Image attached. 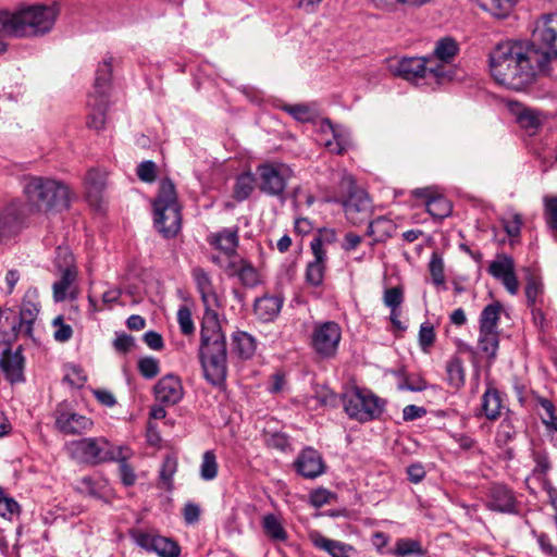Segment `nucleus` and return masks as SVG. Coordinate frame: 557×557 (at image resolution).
<instances>
[{"instance_id": "nucleus-57", "label": "nucleus", "mask_w": 557, "mask_h": 557, "mask_svg": "<svg viewBox=\"0 0 557 557\" xmlns=\"http://www.w3.org/2000/svg\"><path fill=\"white\" fill-rule=\"evenodd\" d=\"M284 110L295 120L302 123L310 122L314 116L313 111L307 104H289L285 106Z\"/></svg>"}, {"instance_id": "nucleus-20", "label": "nucleus", "mask_w": 557, "mask_h": 557, "mask_svg": "<svg viewBox=\"0 0 557 557\" xmlns=\"http://www.w3.org/2000/svg\"><path fill=\"white\" fill-rule=\"evenodd\" d=\"M191 276L196 283L197 290L199 292L205 306L203 315L210 312L216 313L211 309L212 306L216 304V294L214 292L212 280L209 273L205 269L196 267L191 270Z\"/></svg>"}, {"instance_id": "nucleus-32", "label": "nucleus", "mask_w": 557, "mask_h": 557, "mask_svg": "<svg viewBox=\"0 0 557 557\" xmlns=\"http://www.w3.org/2000/svg\"><path fill=\"white\" fill-rule=\"evenodd\" d=\"M256 339L244 331H236L232 335V351L242 359H249L256 351Z\"/></svg>"}, {"instance_id": "nucleus-33", "label": "nucleus", "mask_w": 557, "mask_h": 557, "mask_svg": "<svg viewBox=\"0 0 557 557\" xmlns=\"http://www.w3.org/2000/svg\"><path fill=\"white\" fill-rule=\"evenodd\" d=\"M482 411L488 420H496L500 417L503 399L499 392L490 386L482 396Z\"/></svg>"}, {"instance_id": "nucleus-4", "label": "nucleus", "mask_w": 557, "mask_h": 557, "mask_svg": "<svg viewBox=\"0 0 557 557\" xmlns=\"http://www.w3.org/2000/svg\"><path fill=\"white\" fill-rule=\"evenodd\" d=\"M23 195L32 212L50 213L66 210L71 203L70 187L50 176L26 175Z\"/></svg>"}, {"instance_id": "nucleus-47", "label": "nucleus", "mask_w": 557, "mask_h": 557, "mask_svg": "<svg viewBox=\"0 0 557 557\" xmlns=\"http://www.w3.org/2000/svg\"><path fill=\"white\" fill-rule=\"evenodd\" d=\"M525 297L529 307L536 306L540 297L543 295V284L541 280L532 274H530L527 278L525 285Z\"/></svg>"}, {"instance_id": "nucleus-14", "label": "nucleus", "mask_w": 557, "mask_h": 557, "mask_svg": "<svg viewBox=\"0 0 557 557\" xmlns=\"http://www.w3.org/2000/svg\"><path fill=\"white\" fill-rule=\"evenodd\" d=\"M488 273L499 280L509 294L518 293L519 282L515 273V261L510 256L497 255L488 265Z\"/></svg>"}, {"instance_id": "nucleus-49", "label": "nucleus", "mask_w": 557, "mask_h": 557, "mask_svg": "<svg viewBox=\"0 0 557 557\" xmlns=\"http://www.w3.org/2000/svg\"><path fill=\"white\" fill-rule=\"evenodd\" d=\"M160 536L159 534L144 531H134L132 533L135 543L147 552H154L158 544L157 540L160 539Z\"/></svg>"}, {"instance_id": "nucleus-51", "label": "nucleus", "mask_w": 557, "mask_h": 557, "mask_svg": "<svg viewBox=\"0 0 557 557\" xmlns=\"http://www.w3.org/2000/svg\"><path fill=\"white\" fill-rule=\"evenodd\" d=\"M177 322L182 334L189 336L195 332L191 311L187 306H181L177 311Z\"/></svg>"}, {"instance_id": "nucleus-56", "label": "nucleus", "mask_w": 557, "mask_h": 557, "mask_svg": "<svg viewBox=\"0 0 557 557\" xmlns=\"http://www.w3.org/2000/svg\"><path fill=\"white\" fill-rule=\"evenodd\" d=\"M52 326L54 327L53 337L57 342L65 343L73 335L72 326L64 323L62 315H58L53 319Z\"/></svg>"}, {"instance_id": "nucleus-23", "label": "nucleus", "mask_w": 557, "mask_h": 557, "mask_svg": "<svg viewBox=\"0 0 557 557\" xmlns=\"http://www.w3.org/2000/svg\"><path fill=\"white\" fill-rule=\"evenodd\" d=\"M320 129L323 134L332 135V139L324 140V146L330 152L342 154L350 147L348 134L336 128L330 120H323Z\"/></svg>"}, {"instance_id": "nucleus-9", "label": "nucleus", "mask_w": 557, "mask_h": 557, "mask_svg": "<svg viewBox=\"0 0 557 557\" xmlns=\"http://www.w3.org/2000/svg\"><path fill=\"white\" fill-rule=\"evenodd\" d=\"M257 174L260 191L284 199L287 183L294 177V170L283 162H265L257 166Z\"/></svg>"}, {"instance_id": "nucleus-53", "label": "nucleus", "mask_w": 557, "mask_h": 557, "mask_svg": "<svg viewBox=\"0 0 557 557\" xmlns=\"http://www.w3.org/2000/svg\"><path fill=\"white\" fill-rule=\"evenodd\" d=\"M138 371L145 379H153L160 372L159 360L153 357H145L138 361Z\"/></svg>"}, {"instance_id": "nucleus-50", "label": "nucleus", "mask_w": 557, "mask_h": 557, "mask_svg": "<svg viewBox=\"0 0 557 557\" xmlns=\"http://www.w3.org/2000/svg\"><path fill=\"white\" fill-rule=\"evenodd\" d=\"M157 541L158 544L153 553L160 557H178L181 548L176 542L164 536H160Z\"/></svg>"}, {"instance_id": "nucleus-42", "label": "nucleus", "mask_w": 557, "mask_h": 557, "mask_svg": "<svg viewBox=\"0 0 557 557\" xmlns=\"http://www.w3.org/2000/svg\"><path fill=\"white\" fill-rule=\"evenodd\" d=\"M543 200L546 225L553 237L557 240V197L545 196Z\"/></svg>"}, {"instance_id": "nucleus-37", "label": "nucleus", "mask_w": 557, "mask_h": 557, "mask_svg": "<svg viewBox=\"0 0 557 557\" xmlns=\"http://www.w3.org/2000/svg\"><path fill=\"white\" fill-rule=\"evenodd\" d=\"M503 306L495 301L484 307L480 314V329L497 331Z\"/></svg>"}, {"instance_id": "nucleus-39", "label": "nucleus", "mask_w": 557, "mask_h": 557, "mask_svg": "<svg viewBox=\"0 0 557 557\" xmlns=\"http://www.w3.org/2000/svg\"><path fill=\"white\" fill-rule=\"evenodd\" d=\"M429 272L433 285L438 290H445V273H444V260L438 252H433L429 262Z\"/></svg>"}, {"instance_id": "nucleus-40", "label": "nucleus", "mask_w": 557, "mask_h": 557, "mask_svg": "<svg viewBox=\"0 0 557 557\" xmlns=\"http://www.w3.org/2000/svg\"><path fill=\"white\" fill-rule=\"evenodd\" d=\"M231 267L235 269L232 274H236L245 286L253 287L259 283L257 270L245 260H239L238 264L233 262Z\"/></svg>"}, {"instance_id": "nucleus-29", "label": "nucleus", "mask_w": 557, "mask_h": 557, "mask_svg": "<svg viewBox=\"0 0 557 557\" xmlns=\"http://www.w3.org/2000/svg\"><path fill=\"white\" fill-rule=\"evenodd\" d=\"M210 245L222 250L226 255H233L238 246V227L223 228L211 234L208 238Z\"/></svg>"}, {"instance_id": "nucleus-16", "label": "nucleus", "mask_w": 557, "mask_h": 557, "mask_svg": "<svg viewBox=\"0 0 557 557\" xmlns=\"http://www.w3.org/2000/svg\"><path fill=\"white\" fill-rule=\"evenodd\" d=\"M486 508L500 513H518V503L511 488L504 484H493L487 494Z\"/></svg>"}, {"instance_id": "nucleus-7", "label": "nucleus", "mask_w": 557, "mask_h": 557, "mask_svg": "<svg viewBox=\"0 0 557 557\" xmlns=\"http://www.w3.org/2000/svg\"><path fill=\"white\" fill-rule=\"evenodd\" d=\"M66 451L78 463L98 466L125 458L127 446H114L103 436L84 437L67 443Z\"/></svg>"}, {"instance_id": "nucleus-60", "label": "nucleus", "mask_w": 557, "mask_h": 557, "mask_svg": "<svg viewBox=\"0 0 557 557\" xmlns=\"http://www.w3.org/2000/svg\"><path fill=\"white\" fill-rule=\"evenodd\" d=\"M157 166L153 161H144L137 166V176L140 181L152 183L156 180Z\"/></svg>"}, {"instance_id": "nucleus-15", "label": "nucleus", "mask_w": 557, "mask_h": 557, "mask_svg": "<svg viewBox=\"0 0 557 557\" xmlns=\"http://www.w3.org/2000/svg\"><path fill=\"white\" fill-rule=\"evenodd\" d=\"M24 227L22 205L14 200L0 209V243L17 235Z\"/></svg>"}, {"instance_id": "nucleus-24", "label": "nucleus", "mask_w": 557, "mask_h": 557, "mask_svg": "<svg viewBox=\"0 0 557 557\" xmlns=\"http://www.w3.org/2000/svg\"><path fill=\"white\" fill-rule=\"evenodd\" d=\"M282 306L283 298L281 296L264 295L255 300L253 311L259 320L271 322L280 314Z\"/></svg>"}, {"instance_id": "nucleus-45", "label": "nucleus", "mask_w": 557, "mask_h": 557, "mask_svg": "<svg viewBox=\"0 0 557 557\" xmlns=\"http://www.w3.org/2000/svg\"><path fill=\"white\" fill-rule=\"evenodd\" d=\"M253 190V177L251 174H242L236 178L234 198L237 201L246 200Z\"/></svg>"}, {"instance_id": "nucleus-5", "label": "nucleus", "mask_w": 557, "mask_h": 557, "mask_svg": "<svg viewBox=\"0 0 557 557\" xmlns=\"http://www.w3.org/2000/svg\"><path fill=\"white\" fill-rule=\"evenodd\" d=\"M153 223L157 231L165 238L175 237L182 226V208L178 203L174 183L170 178L160 182L153 200Z\"/></svg>"}, {"instance_id": "nucleus-1", "label": "nucleus", "mask_w": 557, "mask_h": 557, "mask_svg": "<svg viewBox=\"0 0 557 557\" xmlns=\"http://www.w3.org/2000/svg\"><path fill=\"white\" fill-rule=\"evenodd\" d=\"M536 50L521 41L498 44L490 53V67L494 79L508 88L529 85L536 75Z\"/></svg>"}, {"instance_id": "nucleus-13", "label": "nucleus", "mask_w": 557, "mask_h": 557, "mask_svg": "<svg viewBox=\"0 0 557 557\" xmlns=\"http://www.w3.org/2000/svg\"><path fill=\"white\" fill-rule=\"evenodd\" d=\"M54 423L58 431L65 435H78L90 431L94 422L90 418L58 406L54 411Z\"/></svg>"}, {"instance_id": "nucleus-17", "label": "nucleus", "mask_w": 557, "mask_h": 557, "mask_svg": "<svg viewBox=\"0 0 557 557\" xmlns=\"http://www.w3.org/2000/svg\"><path fill=\"white\" fill-rule=\"evenodd\" d=\"M298 474L306 479H315L325 472L322 455L312 447L304 448L294 461Z\"/></svg>"}, {"instance_id": "nucleus-3", "label": "nucleus", "mask_w": 557, "mask_h": 557, "mask_svg": "<svg viewBox=\"0 0 557 557\" xmlns=\"http://www.w3.org/2000/svg\"><path fill=\"white\" fill-rule=\"evenodd\" d=\"M57 17V10L47 5H32L15 12L0 11V41L8 48V37H32L48 33Z\"/></svg>"}, {"instance_id": "nucleus-10", "label": "nucleus", "mask_w": 557, "mask_h": 557, "mask_svg": "<svg viewBox=\"0 0 557 557\" xmlns=\"http://www.w3.org/2000/svg\"><path fill=\"white\" fill-rule=\"evenodd\" d=\"M342 338V329L334 321L314 322L310 335L312 350L323 359L333 358Z\"/></svg>"}, {"instance_id": "nucleus-31", "label": "nucleus", "mask_w": 557, "mask_h": 557, "mask_svg": "<svg viewBox=\"0 0 557 557\" xmlns=\"http://www.w3.org/2000/svg\"><path fill=\"white\" fill-rule=\"evenodd\" d=\"M87 198L90 203H98L106 187V173L98 169H90L84 180Z\"/></svg>"}, {"instance_id": "nucleus-25", "label": "nucleus", "mask_w": 557, "mask_h": 557, "mask_svg": "<svg viewBox=\"0 0 557 557\" xmlns=\"http://www.w3.org/2000/svg\"><path fill=\"white\" fill-rule=\"evenodd\" d=\"M76 278V269H67L60 272V278L52 285L53 299L55 302L64 301L67 297L71 299H75L77 297L75 288L72 287Z\"/></svg>"}, {"instance_id": "nucleus-38", "label": "nucleus", "mask_w": 557, "mask_h": 557, "mask_svg": "<svg viewBox=\"0 0 557 557\" xmlns=\"http://www.w3.org/2000/svg\"><path fill=\"white\" fill-rule=\"evenodd\" d=\"M262 527L267 536L272 541L284 542L287 540V532L277 516L265 515L262 519Z\"/></svg>"}, {"instance_id": "nucleus-27", "label": "nucleus", "mask_w": 557, "mask_h": 557, "mask_svg": "<svg viewBox=\"0 0 557 557\" xmlns=\"http://www.w3.org/2000/svg\"><path fill=\"white\" fill-rule=\"evenodd\" d=\"M38 306L29 300H23L20 309V322L13 325L16 335L33 337V324L37 319Z\"/></svg>"}, {"instance_id": "nucleus-52", "label": "nucleus", "mask_w": 557, "mask_h": 557, "mask_svg": "<svg viewBox=\"0 0 557 557\" xmlns=\"http://www.w3.org/2000/svg\"><path fill=\"white\" fill-rule=\"evenodd\" d=\"M132 456V450L127 447V456L123 459H113L112 461H116L120 463V476L125 486H131L136 481V474L134 469L126 462Z\"/></svg>"}, {"instance_id": "nucleus-64", "label": "nucleus", "mask_w": 557, "mask_h": 557, "mask_svg": "<svg viewBox=\"0 0 557 557\" xmlns=\"http://www.w3.org/2000/svg\"><path fill=\"white\" fill-rule=\"evenodd\" d=\"M18 511L20 505L13 498L4 496L0 502V515L3 518L11 520L14 515L18 513Z\"/></svg>"}, {"instance_id": "nucleus-55", "label": "nucleus", "mask_w": 557, "mask_h": 557, "mask_svg": "<svg viewBox=\"0 0 557 557\" xmlns=\"http://www.w3.org/2000/svg\"><path fill=\"white\" fill-rule=\"evenodd\" d=\"M361 190L362 189H360L356 186V181L350 174H348L346 172L341 173V177H339V182H338L339 196H335L337 199H345L346 197L351 195V193L361 191Z\"/></svg>"}, {"instance_id": "nucleus-35", "label": "nucleus", "mask_w": 557, "mask_h": 557, "mask_svg": "<svg viewBox=\"0 0 557 557\" xmlns=\"http://www.w3.org/2000/svg\"><path fill=\"white\" fill-rule=\"evenodd\" d=\"M396 230V225L391 219L379 216L369 222L367 234L374 237V242H385L392 237Z\"/></svg>"}, {"instance_id": "nucleus-8", "label": "nucleus", "mask_w": 557, "mask_h": 557, "mask_svg": "<svg viewBox=\"0 0 557 557\" xmlns=\"http://www.w3.org/2000/svg\"><path fill=\"white\" fill-rule=\"evenodd\" d=\"M385 403L368 389L354 388L344 396V409L346 413L359 422H368L377 419Z\"/></svg>"}, {"instance_id": "nucleus-28", "label": "nucleus", "mask_w": 557, "mask_h": 557, "mask_svg": "<svg viewBox=\"0 0 557 557\" xmlns=\"http://www.w3.org/2000/svg\"><path fill=\"white\" fill-rule=\"evenodd\" d=\"M459 52V46L457 41L451 37H443L435 44L432 58L433 65H442L450 63L457 53Z\"/></svg>"}, {"instance_id": "nucleus-19", "label": "nucleus", "mask_w": 557, "mask_h": 557, "mask_svg": "<svg viewBox=\"0 0 557 557\" xmlns=\"http://www.w3.org/2000/svg\"><path fill=\"white\" fill-rule=\"evenodd\" d=\"M310 248L314 258L307 265L306 281L312 286H320L324 278L326 250L322 248L321 238H313L310 243Z\"/></svg>"}, {"instance_id": "nucleus-46", "label": "nucleus", "mask_w": 557, "mask_h": 557, "mask_svg": "<svg viewBox=\"0 0 557 557\" xmlns=\"http://www.w3.org/2000/svg\"><path fill=\"white\" fill-rule=\"evenodd\" d=\"M395 554L399 557H406L409 555L423 556L425 552L418 541L410 539H399L396 542Z\"/></svg>"}, {"instance_id": "nucleus-6", "label": "nucleus", "mask_w": 557, "mask_h": 557, "mask_svg": "<svg viewBox=\"0 0 557 557\" xmlns=\"http://www.w3.org/2000/svg\"><path fill=\"white\" fill-rule=\"evenodd\" d=\"M536 50V74L557 77V13L543 15L532 34Z\"/></svg>"}, {"instance_id": "nucleus-43", "label": "nucleus", "mask_w": 557, "mask_h": 557, "mask_svg": "<svg viewBox=\"0 0 557 557\" xmlns=\"http://www.w3.org/2000/svg\"><path fill=\"white\" fill-rule=\"evenodd\" d=\"M517 122L519 125L527 129L530 134H534L541 125L539 114L529 108H520L517 112Z\"/></svg>"}, {"instance_id": "nucleus-2", "label": "nucleus", "mask_w": 557, "mask_h": 557, "mask_svg": "<svg viewBox=\"0 0 557 557\" xmlns=\"http://www.w3.org/2000/svg\"><path fill=\"white\" fill-rule=\"evenodd\" d=\"M199 359L206 380L213 386L223 385L227 375V348L218 313L210 312L203 315Z\"/></svg>"}, {"instance_id": "nucleus-22", "label": "nucleus", "mask_w": 557, "mask_h": 557, "mask_svg": "<svg viewBox=\"0 0 557 557\" xmlns=\"http://www.w3.org/2000/svg\"><path fill=\"white\" fill-rule=\"evenodd\" d=\"M416 197H425L426 211L434 218L443 220L447 218L453 210L450 201L443 196H431L429 188H418L412 193Z\"/></svg>"}, {"instance_id": "nucleus-59", "label": "nucleus", "mask_w": 557, "mask_h": 557, "mask_svg": "<svg viewBox=\"0 0 557 557\" xmlns=\"http://www.w3.org/2000/svg\"><path fill=\"white\" fill-rule=\"evenodd\" d=\"M435 342V331L429 322L422 323L419 330V345L424 352L433 346Z\"/></svg>"}, {"instance_id": "nucleus-26", "label": "nucleus", "mask_w": 557, "mask_h": 557, "mask_svg": "<svg viewBox=\"0 0 557 557\" xmlns=\"http://www.w3.org/2000/svg\"><path fill=\"white\" fill-rule=\"evenodd\" d=\"M87 106L90 109L87 125L94 129H102L106 124V110L108 108V96L90 94Z\"/></svg>"}, {"instance_id": "nucleus-11", "label": "nucleus", "mask_w": 557, "mask_h": 557, "mask_svg": "<svg viewBox=\"0 0 557 557\" xmlns=\"http://www.w3.org/2000/svg\"><path fill=\"white\" fill-rule=\"evenodd\" d=\"M396 74L409 82L420 78H435L438 82L448 77L442 65H433L431 57L403 58L396 66Z\"/></svg>"}, {"instance_id": "nucleus-18", "label": "nucleus", "mask_w": 557, "mask_h": 557, "mask_svg": "<svg viewBox=\"0 0 557 557\" xmlns=\"http://www.w3.org/2000/svg\"><path fill=\"white\" fill-rule=\"evenodd\" d=\"M156 399L166 406H172L181 401L184 395L181 379L174 374L162 376L154 385Z\"/></svg>"}, {"instance_id": "nucleus-12", "label": "nucleus", "mask_w": 557, "mask_h": 557, "mask_svg": "<svg viewBox=\"0 0 557 557\" xmlns=\"http://www.w3.org/2000/svg\"><path fill=\"white\" fill-rule=\"evenodd\" d=\"M327 201L341 203L346 219L354 225H360L369 221L372 215V201L364 190L351 193L345 199L330 197Z\"/></svg>"}, {"instance_id": "nucleus-63", "label": "nucleus", "mask_w": 557, "mask_h": 557, "mask_svg": "<svg viewBox=\"0 0 557 557\" xmlns=\"http://www.w3.org/2000/svg\"><path fill=\"white\" fill-rule=\"evenodd\" d=\"M533 460L535 462V467L533 469L534 475H545L550 469V462L547 454L542 451H534Z\"/></svg>"}, {"instance_id": "nucleus-30", "label": "nucleus", "mask_w": 557, "mask_h": 557, "mask_svg": "<svg viewBox=\"0 0 557 557\" xmlns=\"http://www.w3.org/2000/svg\"><path fill=\"white\" fill-rule=\"evenodd\" d=\"M313 545L326 553L332 557H350V554L355 552V548L341 541L327 539L319 533L312 535Z\"/></svg>"}, {"instance_id": "nucleus-58", "label": "nucleus", "mask_w": 557, "mask_h": 557, "mask_svg": "<svg viewBox=\"0 0 557 557\" xmlns=\"http://www.w3.org/2000/svg\"><path fill=\"white\" fill-rule=\"evenodd\" d=\"M383 301L391 310L397 311L404 301V293L401 287H391L385 289Z\"/></svg>"}, {"instance_id": "nucleus-21", "label": "nucleus", "mask_w": 557, "mask_h": 557, "mask_svg": "<svg viewBox=\"0 0 557 557\" xmlns=\"http://www.w3.org/2000/svg\"><path fill=\"white\" fill-rule=\"evenodd\" d=\"M0 367L10 383H17L24 380V357L21 349L16 351L5 349L0 358Z\"/></svg>"}, {"instance_id": "nucleus-44", "label": "nucleus", "mask_w": 557, "mask_h": 557, "mask_svg": "<svg viewBox=\"0 0 557 557\" xmlns=\"http://www.w3.org/2000/svg\"><path fill=\"white\" fill-rule=\"evenodd\" d=\"M218 461L213 450H207L202 455L200 465V478L205 481H212L218 475Z\"/></svg>"}, {"instance_id": "nucleus-34", "label": "nucleus", "mask_w": 557, "mask_h": 557, "mask_svg": "<svg viewBox=\"0 0 557 557\" xmlns=\"http://www.w3.org/2000/svg\"><path fill=\"white\" fill-rule=\"evenodd\" d=\"M112 62L113 58L108 55L99 63L96 71L92 94L108 96L112 74Z\"/></svg>"}, {"instance_id": "nucleus-41", "label": "nucleus", "mask_w": 557, "mask_h": 557, "mask_svg": "<svg viewBox=\"0 0 557 557\" xmlns=\"http://www.w3.org/2000/svg\"><path fill=\"white\" fill-rule=\"evenodd\" d=\"M447 381L450 386L460 388L465 384V369L459 357H453L446 364Z\"/></svg>"}, {"instance_id": "nucleus-62", "label": "nucleus", "mask_w": 557, "mask_h": 557, "mask_svg": "<svg viewBox=\"0 0 557 557\" xmlns=\"http://www.w3.org/2000/svg\"><path fill=\"white\" fill-rule=\"evenodd\" d=\"M334 497V494L325 488H317L310 493V504L315 507L320 508L331 502V499Z\"/></svg>"}, {"instance_id": "nucleus-54", "label": "nucleus", "mask_w": 557, "mask_h": 557, "mask_svg": "<svg viewBox=\"0 0 557 557\" xmlns=\"http://www.w3.org/2000/svg\"><path fill=\"white\" fill-rule=\"evenodd\" d=\"M54 264L59 271L67 269H76L74 264V256L66 247H58L55 250Z\"/></svg>"}, {"instance_id": "nucleus-48", "label": "nucleus", "mask_w": 557, "mask_h": 557, "mask_svg": "<svg viewBox=\"0 0 557 557\" xmlns=\"http://www.w3.org/2000/svg\"><path fill=\"white\" fill-rule=\"evenodd\" d=\"M516 437V428L511 418L505 417L498 425L496 442L499 445H506Z\"/></svg>"}, {"instance_id": "nucleus-36", "label": "nucleus", "mask_w": 557, "mask_h": 557, "mask_svg": "<svg viewBox=\"0 0 557 557\" xmlns=\"http://www.w3.org/2000/svg\"><path fill=\"white\" fill-rule=\"evenodd\" d=\"M499 345L498 331L480 329L478 346L479 349L488 358L496 357Z\"/></svg>"}, {"instance_id": "nucleus-61", "label": "nucleus", "mask_w": 557, "mask_h": 557, "mask_svg": "<svg viewBox=\"0 0 557 557\" xmlns=\"http://www.w3.org/2000/svg\"><path fill=\"white\" fill-rule=\"evenodd\" d=\"M503 225L509 237H519L521 233L522 218L520 214L515 213L511 215V218L504 220Z\"/></svg>"}]
</instances>
